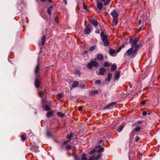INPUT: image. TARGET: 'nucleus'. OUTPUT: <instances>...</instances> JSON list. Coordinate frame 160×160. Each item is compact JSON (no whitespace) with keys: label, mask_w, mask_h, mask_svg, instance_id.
Returning <instances> with one entry per match:
<instances>
[{"label":"nucleus","mask_w":160,"mask_h":160,"mask_svg":"<svg viewBox=\"0 0 160 160\" xmlns=\"http://www.w3.org/2000/svg\"><path fill=\"white\" fill-rule=\"evenodd\" d=\"M138 39L137 37L129 39V42L130 43L131 47L127 50L124 54V56L130 57L131 58L135 57L137 54L138 50H139L140 48L142 46L141 43L138 44Z\"/></svg>","instance_id":"nucleus-1"},{"label":"nucleus","mask_w":160,"mask_h":160,"mask_svg":"<svg viewBox=\"0 0 160 160\" xmlns=\"http://www.w3.org/2000/svg\"><path fill=\"white\" fill-rule=\"evenodd\" d=\"M96 59L95 58L94 60L92 59L90 62L88 64L87 67L89 69H91L93 67H97L99 65V63L97 62L96 61Z\"/></svg>","instance_id":"nucleus-2"},{"label":"nucleus","mask_w":160,"mask_h":160,"mask_svg":"<svg viewBox=\"0 0 160 160\" xmlns=\"http://www.w3.org/2000/svg\"><path fill=\"white\" fill-rule=\"evenodd\" d=\"M92 26L89 23L86 26L84 29V33L85 35H88L90 34L92 30Z\"/></svg>","instance_id":"nucleus-3"},{"label":"nucleus","mask_w":160,"mask_h":160,"mask_svg":"<svg viewBox=\"0 0 160 160\" xmlns=\"http://www.w3.org/2000/svg\"><path fill=\"white\" fill-rule=\"evenodd\" d=\"M40 71V64L38 63L34 69V73L36 77H40L39 72Z\"/></svg>","instance_id":"nucleus-4"},{"label":"nucleus","mask_w":160,"mask_h":160,"mask_svg":"<svg viewBox=\"0 0 160 160\" xmlns=\"http://www.w3.org/2000/svg\"><path fill=\"white\" fill-rule=\"evenodd\" d=\"M110 14L113 17V19H117V18L119 15L118 13L116 10H113L110 13Z\"/></svg>","instance_id":"nucleus-5"},{"label":"nucleus","mask_w":160,"mask_h":160,"mask_svg":"<svg viewBox=\"0 0 160 160\" xmlns=\"http://www.w3.org/2000/svg\"><path fill=\"white\" fill-rule=\"evenodd\" d=\"M101 156L102 154L100 153H99L96 157L94 155H92L89 158L88 160H98V158Z\"/></svg>","instance_id":"nucleus-6"},{"label":"nucleus","mask_w":160,"mask_h":160,"mask_svg":"<svg viewBox=\"0 0 160 160\" xmlns=\"http://www.w3.org/2000/svg\"><path fill=\"white\" fill-rule=\"evenodd\" d=\"M39 77H36V80L35 81V85L36 88H38L40 85V81L39 79Z\"/></svg>","instance_id":"nucleus-7"},{"label":"nucleus","mask_w":160,"mask_h":160,"mask_svg":"<svg viewBox=\"0 0 160 160\" xmlns=\"http://www.w3.org/2000/svg\"><path fill=\"white\" fill-rule=\"evenodd\" d=\"M74 158L75 160H80V159L77 156H75ZM81 160H87V158L86 157L85 153H83L81 156Z\"/></svg>","instance_id":"nucleus-8"},{"label":"nucleus","mask_w":160,"mask_h":160,"mask_svg":"<svg viewBox=\"0 0 160 160\" xmlns=\"http://www.w3.org/2000/svg\"><path fill=\"white\" fill-rule=\"evenodd\" d=\"M100 36L102 38V41L108 39V36L104 34L103 31H102L101 32Z\"/></svg>","instance_id":"nucleus-9"},{"label":"nucleus","mask_w":160,"mask_h":160,"mask_svg":"<svg viewBox=\"0 0 160 160\" xmlns=\"http://www.w3.org/2000/svg\"><path fill=\"white\" fill-rule=\"evenodd\" d=\"M95 148L97 149L98 152L99 153L102 152L104 150V148L101 145H97L96 146Z\"/></svg>","instance_id":"nucleus-10"},{"label":"nucleus","mask_w":160,"mask_h":160,"mask_svg":"<svg viewBox=\"0 0 160 160\" xmlns=\"http://www.w3.org/2000/svg\"><path fill=\"white\" fill-rule=\"evenodd\" d=\"M116 103V102H113L110 103L108 105H107L106 107L105 108L108 109H112L114 106L115 105V104Z\"/></svg>","instance_id":"nucleus-11"},{"label":"nucleus","mask_w":160,"mask_h":160,"mask_svg":"<svg viewBox=\"0 0 160 160\" xmlns=\"http://www.w3.org/2000/svg\"><path fill=\"white\" fill-rule=\"evenodd\" d=\"M121 72L119 71H117V72L115 74L114 78L115 80H118L119 79L120 74Z\"/></svg>","instance_id":"nucleus-12"},{"label":"nucleus","mask_w":160,"mask_h":160,"mask_svg":"<svg viewBox=\"0 0 160 160\" xmlns=\"http://www.w3.org/2000/svg\"><path fill=\"white\" fill-rule=\"evenodd\" d=\"M109 53L110 55L112 56L115 57L116 55V50L112 49H109Z\"/></svg>","instance_id":"nucleus-13"},{"label":"nucleus","mask_w":160,"mask_h":160,"mask_svg":"<svg viewBox=\"0 0 160 160\" xmlns=\"http://www.w3.org/2000/svg\"><path fill=\"white\" fill-rule=\"evenodd\" d=\"M112 77V74L111 73H109L108 75V78L105 79L106 82H108V83L110 82L111 78Z\"/></svg>","instance_id":"nucleus-14"},{"label":"nucleus","mask_w":160,"mask_h":160,"mask_svg":"<svg viewBox=\"0 0 160 160\" xmlns=\"http://www.w3.org/2000/svg\"><path fill=\"white\" fill-rule=\"evenodd\" d=\"M99 73L100 75H103L104 73L106 71V69L105 68H101L99 69Z\"/></svg>","instance_id":"nucleus-15"},{"label":"nucleus","mask_w":160,"mask_h":160,"mask_svg":"<svg viewBox=\"0 0 160 160\" xmlns=\"http://www.w3.org/2000/svg\"><path fill=\"white\" fill-rule=\"evenodd\" d=\"M92 24L95 28L97 27L98 22L97 20L95 19H93L92 20Z\"/></svg>","instance_id":"nucleus-16"},{"label":"nucleus","mask_w":160,"mask_h":160,"mask_svg":"<svg viewBox=\"0 0 160 160\" xmlns=\"http://www.w3.org/2000/svg\"><path fill=\"white\" fill-rule=\"evenodd\" d=\"M79 85V83L78 81L74 82L72 84V87L75 88L78 87Z\"/></svg>","instance_id":"nucleus-17"},{"label":"nucleus","mask_w":160,"mask_h":160,"mask_svg":"<svg viewBox=\"0 0 160 160\" xmlns=\"http://www.w3.org/2000/svg\"><path fill=\"white\" fill-rule=\"evenodd\" d=\"M98 92V91L97 90H95L92 91L91 92H90L89 93V94L91 96H94L96 94H97Z\"/></svg>","instance_id":"nucleus-18"},{"label":"nucleus","mask_w":160,"mask_h":160,"mask_svg":"<svg viewBox=\"0 0 160 160\" xmlns=\"http://www.w3.org/2000/svg\"><path fill=\"white\" fill-rule=\"evenodd\" d=\"M53 112L52 111H49L46 114V117L47 118H49L53 114Z\"/></svg>","instance_id":"nucleus-19"},{"label":"nucleus","mask_w":160,"mask_h":160,"mask_svg":"<svg viewBox=\"0 0 160 160\" xmlns=\"http://www.w3.org/2000/svg\"><path fill=\"white\" fill-rule=\"evenodd\" d=\"M124 127V125L121 124L120 125L117 129V131H118V132H121L123 130Z\"/></svg>","instance_id":"nucleus-20"},{"label":"nucleus","mask_w":160,"mask_h":160,"mask_svg":"<svg viewBox=\"0 0 160 160\" xmlns=\"http://www.w3.org/2000/svg\"><path fill=\"white\" fill-rule=\"evenodd\" d=\"M53 8V7L52 6H50L47 10V12L48 13L49 15H50L51 13V10Z\"/></svg>","instance_id":"nucleus-21"},{"label":"nucleus","mask_w":160,"mask_h":160,"mask_svg":"<svg viewBox=\"0 0 160 160\" xmlns=\"http://www.w3.org/2000/svg\"><path fill=\"white\" fill-rule=\"evenodd\" d=\"M103 58V56L102 54H98L97 56V59L98 60L101 61Z\"/></svg>","instance_id":"nucleus-22"},{"label":"nucleus","mask_w":160,"mask_h":160,"mask_svg":"<svg viewBox=\"0 0 160 160\" xmlns=\"http://www.w3.org/2000/svg\"><path fill=\"white\" fill-rule=\"evenodd\" d=\"M97 8L99 10H101L102 9L103 7L102 4L100 3L97 4Z\"/></svg>","instance_id":"nucleus-23"},{"label":"nucleus","mask_w":160,"mask_h":160,"mask_svg":"<svg viewBox=\"0 0 160 160\" xmlns=\"http://www.w3.org/2000/svg\"><path fill=\"white\" fill-rule=\"evenodd\" d=\"M117 68V65L116 64H113L111 67V69L112 71H115Z\"/></svg>","instance_id":"nucleus-24"},{"label":"nucleus","mask_w":160,"mask_h":160,"mask_svg":"<svg viewBox=\"0 0 160 160\" xmlns=\"http://www.w3.org/2000/svg\"><path fill=\"white\" fill-rule=\"evenodd\" d=\"M72 136V133H71L70 134H68L66 136V137L68 139V140H69V141H70Z\"/></svg>","instance_id":"nucleus-25"},{"label":"nucleus","mask_w":160,"mask_h":160,"mask_svg":"<svg viewBox=\"0 0 160 160\" xmlns=\"http://www.w3.org/2000/svg\"><path fill=\"white\" fill-rule=\"evenodd\" d=\"M103 41V44L104 46L107 47L109 46V43L108 40L107 39Z\"/></svg>","instance_id":"nucleus-26"},{"label":"nucleus","mask_w":160,"mask_h":160,"mask_svg":"<svg viewBox=\"0 0 160 160\" xmlns=\"http://www.w3.org/2000/svg\"><path fill=\"white\" fill-rule=\"evenodd\" d=\"M79 87L82 88H88V85L87 84H82L80 85Z\"/></svg>","instance_id":"nucleus-27"},{"label":"nucleus","mask_w":160,"mask_h":160,"mask_svg":"<svg viewBox=\"0 0 160 160\" xmlns=\"http://www.w3.org/2000/svg\"><path fill=\"white\" fill-rule=\"evenodd\" d=\"M46 41V37L45 36H43L42 38L41 42H42V45H43L45 44V42Z\"/></svg>","instance_id":"nucleus-28"},{"label":"nucleus","mask_w":160,"mask_h":160,"mask_svg":"<svg viewBox=\"0 0 160 160\" xmlns=\"http://www.w3.org/2000/svg\"><path fill=\"white\" fill-rule=\"evenodd\" d=\"M74 73L76 75L78 76V77H79L81 75V73L80 71L78 70V69L76 70L74 72Z\"/></svg>","instance_id":"nucleus-29"},{"label":"nucleus","mask_w":160,"mask_h":160,"mask_svg":"<svg viewBox=\"0 0 160 160\" xmlns=\"http://www.w3.org/2000/svg\"><path fill=\"white\" fill-rule=\"evenodd\" d=\"M117 19H113V20L112 22V24L113 26H116L118 22L117 20H116Z\"/></svg>","instance_id":"nucleus-30"},{"label":"nucleus","mask_w":160,"mask_h":160,"mask_svg":"<svg viewBox=\"0 0 160 160\" xmlns=\"http://www.w3.org/2000/svg\"><path fill=\"white\" fill-rule=\"evenodd\" d=\"M96 48V46L95 45H93L91 46L89 49V51L90 52H92Z\"/></svg>","instance_id":"nucleus-31"},{"label":"nucleus","mask_w":160,"mask_h":160,"mask_svg":"<svg viewBox=\"0 0 160 160\" xmlns=\"http://www.w3.org/2000/svg\"><path fill=\"white\" fill-rule=\"evenodd\" d=\"M141 130V128L139 126H137L134 129V130L136 132H138Z\"/></svg>","instance_id":"nucleus-32"},{"label":"nucleus","mask_w":160,"mask_h":160,"mask_svg":"<svg viewBox=\"0 0 160 160\" xmlns=\"http://www.w3.org/2000/svg\"><path fill=\"white\" fill-rule=\"evenodd\" d=\"M45 109L44 110L46 111H48L50 110V107L48 105H46L44 107Z\"/></svg>","instance_id":"nucleus-33"},{"label":"nucleus","mask_w":160,"mask_h":160,"mask_svg":"<svg viewBox=\"0 0 160 160\" xmlns=\"http://www.w3.org/2000/svg\"><path fill=\"white\" fill-rule=\"evenodd\" d=\"M96 149H93V150H91V151H90V152H89V153L90 154H94L96 152Z\"/></svg>","instance_id":"nucleus-34"},{"label":"nucleus","mask_w":160,"mask_h":160,"mask_svg":"<svg viewBox=\"0 0 160 160\" xmlns=\"http://www.w3.org/2000/svg\"><path fill=\"white\" fill-rule=\"evenodd\" d=\"M57 114L59 116L62 117L64 116V114L60 112H58L57 113Z\"/></svg>","instance_id":"nucleus-35"},{"label":"nucleus","mask_w":160,"mask_h":160,"mask_svg":"<svg viewBox=\"0 0 160 160\" xmlns=\"http://www.w3.org/2000/svg\"><path fill=\"white\" fill-rule=\"evenodd\" d=\"M111 0H106L105 2L104 3V5L105 6H106L108 5L110 2Z\"/></svg>","instance_id":"nucleus-36"},{"label":"nucleus","mask_w":160,"mask_h":160,"mask_svg":"<svg viewBox=\"0 0 160 160\" xmlns=\"http://www.w3.org/2000/svg\"><path fill=\"white\" fill-rule=\"evenodd\" d=\"M57 96L58 97L59 99H61L63 97L61 93H58Z\"/></svg>","instance_id":"nucleus-37"},{"label":"nucleus","mask_w":160,"mask_h":160,"mask_svg":"<svg viewBox=\"0 0 160 160\" xmlns=\"http://www.w3.org/2000/svg\"><path fill=\"white\" fill-rule=\"evenodd\" d=\"M101 82V81L100 80H97L95 81V83L97 85L100 84Z\"/></svg>","instance_id":"nucleus-38"},{"label":"nucleus","mask_w":160,"mask_h":160,"mask_svg":"<svg viewBox=\"0 0 160 160\" xmlns=\"http://www.w3.org/2000/svg\"><path fill=\"white\" fill-rule=\"evenodd\" d=\"M71 149V146L70 145H68L66 147V149L67 150H70Z\"/></svg>","instance_id":"nucleus-39"},{"label":"nucleus","mask_w":160,"mask_h":160,"mask_svg":"<svg viewBox=\"0 0 160 160\" xmlns=\"http://www.w3.org/2000/svg\"><path fill=\"white\" fill-rule=\"evenodd\" d=\"M21 138L22 141H24L26 139V137L24 135H22Z\"/></svg>","instance_id":"nucleus-40"},{"label":"nucleus","mask_w":160,"mask_h":160,"mask_svg":"<svg viewBox=\"0 0 160 160\" xmlns=\"http://www.w3.org/2000/svg\"><path fill=\"white\" fill-rule=\"evenodd\" d=\"M46 136L48 137H50L51 136L50 133H49L48 131L47 132Z\"/></svg>","instance_id":"nucleus-41"},{"label":"nucleus","mask_w":160,"mask_h":160,"mask_svg":"<svg viewBox=\"0 0 160 160\" xmlns=\"http://www.w3.org/2000/svg\"><path fill=\"white\" fill-rule=\"evenodd\" d=\"M109 64L108 63V62H105L103 64V66L104 67H108L109 66Z\"/></svg>","instance_id":"nucleus-42"},{"label":"nucleus","mask_w":160,"mask_h":160,"mask_svg":"<svg viewBox=\"0 0 160 160\" xmlns=\"http://www.w3.org/2000/svg\"><path fill=\"white\" fill-rule=\"evenodd\" d=\"M46 101L44 99V98H42V102L43 104H46Z\"/></svg>","instance_id":"nucleus-43"},{"label":"nucleus","mask_w":160,"mask_h":160,"mask_svg":"<svg viewBox=\"0 0 160 160\" xmlns=\"http://www.w3.org/2000/svg\"><path fill=\"white\" fill-rule=\"evenodd\" d=\"M135 141L136 142H138V141L140 140V138L138 136H137L135 138Z\"/></svg>","instance_id":"nucleus-44"},{"label":"nucleus","mask_w":160,"mask_h":160,"mask_svg":"<svg viewBox=\"0 0 160 160\" xmlns=\"http://www.w3.org/2000/svg\"><path fill=\"white\" fill-rule=\"evenodd\" d=\"M42 2H44L46 1H48L49 2H52V0H40Z\"/></svg>","instance_id":"nucleus-45"},{"label":"nucleus","mask_w":160,"mask_h":160,"mask_svg":"<svg viewBox=\"0 0 160 160\" xmlns=\"http://www.w3.org/2000/svg\"><path fill=\"white\" fill-rule=\"evenodd\" d=\"M38 95L41 97H42L43 93L41 92H39L38 93Z\"/></svg>","instance_id":"nucleus-46"},{"label":"nucleus","mask_w":160,"mask_h":160,"mask_svg":"<svg viewBox=\"0 0 160 160\" xmlns=\"http://www.w3.org/2000/svg\"><path fill=\"white\" fill-rule=\"evenodd\" d=\"M147 114V113L146 111H143L142 112V114L143 116L146 115Z\"/></svg>","instance_id":"nucleus-47"},{"label":"nucleus","mask_w":160,"mask_h":160,"mask_svg":"<svg viewBox=\"0 0 160 160\" xmlns=\"http://www.w3.org/2000/svg\"><path fill=\"white\" fill-rule=\"evenodd\" d=\"M122 49V48L121 47H119L118 48V50H117V53H118V52H119Z\"/></svg>","instance_id":"nucleus-48"},{"label":"nucleus","mask_w":160,"mask_h":160,"mask_svg":"<svg viewBox=\"0 0 160 160\" xmlns=\"http://www.w3.org/2000/svg\"><path fill=\"white\" fill-rule=\"evenodd\" d=\"M70 141H69V140H68L67 141H65L64 142H63V144L64 145V144H66L68 142H69Z\"/></svg>","instance_id":"nucleus-49"},{"label":"nucleus","mask_w":160,"mask_h":160,"mask_svg":"<svg viewBox=\"0 0 160 160\" xmlns=\"http://www.w3.org/2000/svg\"><path fill=\"white\" fill-rule=\"evenodd\" d=\"M95 33H99L100 32L99 30L98 29H96L95 30Z\"/></svg>","instance_id":"nucleus-50"},{"label":"nucleus","mask_w":160,"mask_h":160,"mask_svg":"<svg viewBox=\"0 0 160 160\" xmlns=\"http://www.w3.org/2000/svg\"><path fill=\"white\" fill-rule=\"evenodd\" d=\"M83 8L85 10H88L86 6L84 4H83Z\"/></svg>","instance_id":"nucleus-51"},{"label":"nucleus","mask_w":160,"mask_h":160,"mask_svg":"<svg viewBox=\"0 0 160 160\" xmlns=\"http://www.w3.org/2000/svg\"><path fill=\"white\" fill-rule=\"evenodd\" d=\"M145 101H143L141 102V104H142V105H145Z\"/></svg>","instance_id":"nucleus-52"},{"label":"nucleus","mask_w":160,"mask_h":160,"mask_svg":"<svg viewBox=\"0 0 160 160\" xmlns=\"http://www.w3.org/2000/svg\"><path fill=\"white\" fill-rule=\"evenodd\" d=\"M82 107H81V106L79 107V108H78L79 111H81L82 110Z\"/></svg>","instance_id":"nucleus-53"},{"label":"nucleus","mask_w":160,"mask_h":160,"mask_svg":"<svg viewBox=\"0 0 160 160\" xmlns=\"http://www.w3.org/2000/svg\"><path fill=\"white\" fill-rule=\"evenodd\" d=\"M144 28V27H141L139 28V31H140L142 30V29H143Z\"/></svg>","instance_id":"nucleus-54"},{"label":"nucleus","mask_w":160,"mask_h":160,"mask_svg":"<svg viewBox=\"0 0 160 160\" xmlns=\"http://www.w3.org/2000/svg\"><path fill=\"white\" fill-rule=\"evenodd\" d=\"M96 2H97V4H98V3H100V1L99 0H96Z\"/></svg>","instance_id":"nucleus-55"},{"label":"nucleus","mask_w":160,"mask_h":160,"mask_svg":"<svg viewBox=\"0 0 160 160\" xmlns=\"http://www.w3.org/2000/svg\"><path fill=\"white\" fill-rule=\"evenodd\" d=\"M125 47V45H124L123 44L122 45V46H120V47H121L122 48V49L124 48Z\"/></svg>","instance_id":"nucleus-56"},{"label":"nucleus","mask_w":160,"mask_h":160,"mask_svg":"<svg viewBox=\"0 0 160 160\" xmlns=\"http://www.w3.org/2000/svg\"><path fill=\"white\" fill-rule=\"evenodd\" d=\"M141 20H139L138 21V23L139 24H140V23H141Z\"/></svg>","instance_id":"nucleus-57"},{"label":"nucleus","mask_w":160,"mask_h":160,"mask_svg":"<svg viewBox=\"0 0 160 160\" xmlns=\"http://www.w3.org/2000/svg\"><path fill=\"white\" fill-rule=\"evenodd\" d=\"M65 4L66 5L67 4V0H64Z\"/></svg>","instance_id":"nucleus-58"},{"label":"nucleus","mask_w":160,"mask_h":160,"mask_svg":"<svg viewBox=\"0 0 160 160\" xmlns=\"http://www.w3.org/2000/svg\"><path fill=\"white\" fill-rule=\"evenodd\" d=\"M141 122V121H138V123H140V122Z\"/></svg>","instance_id":"nucleus-59"},{"label":"nucleus","mask_w":160,"mask_h":160,"mask_svg":"<svg viewBox=\"0 0 160 160\" xmlns=\"http://www.w3.org/2000/svg\"><path fill=\"white\" fill-rule=\"evenodd\" d=\"M87 52V51H85L84 52V54H85Z\"/></svg>","instance_id":"nucleus-60"},{"label":"nucleus","mask_w":160,"mask_h":160,"mask_svg":"<svg viewBox=\"0 0 160 160\" xmlns=\"http://www.w3.org/2000/svg\"><path fill=\"white\" fill-rule=\"evenodd\" d=\"M101 1H102L103 2H104L105 0H101Z\"/></svg>","instance_id":"nucleus-61"},{"label":"nucleus","mask_w":160,"mask_h":160,"mask_svg":"<svg viewBox=\"0 0 160 160\" xmlns=\"http://www.w3.org/2000/svg\"><path fill=\"white\" fill-rule=\"evenodd\" d=\"M20 0V1L21 2V3L22 1V0Z\"/></svg>","instance_id":"nucleus-62"},{"label":"nucleus","mask_w":160,"mask_h":160,"mask_svg":"<svg viewBox=\"0 0 160 160\" xmlns=\"http://www.w3.org/2000/svg\"><path fill=\"white\" fill-rule=\"evenodd\" d=\"M129 159H130V156H129Z\"/></svg>","instance_id":"nucleus-63"}]
</instances>
